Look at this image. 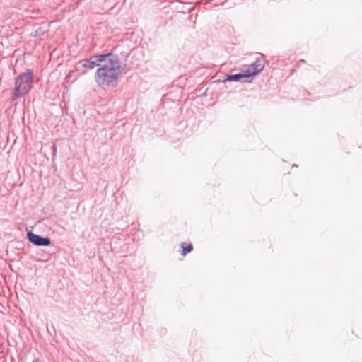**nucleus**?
I'll list each match as a JSON object with an SVG mask.
<instances>
[{"instance_id":"6","label":"nucleus","mask_w":362,"mask_h":362,"mask_svg":"<svg viewBox=\"0 0 362 362\" xmlns=\"http://www.w3.org/2000/svg\"><path fill=\"white\" fill-rule=\"evenodd\" d=\"M243 78H250L247 73L244 72L242 70V72L235 74H226L225 76L224 79H223V82L226 81H240Z\"/></svg>"},{"instance_id":"10","label":"nucleus","mask_w":362,"mask_h":362,"mask_svg":"<svg viewBox=\"0 0 362 362\" xmlns=\"http://www.w3.org/2000/svg\"><path fill=\"white\" fill-rule=\"evenodd\" d=\"M33 362H40V361L38 359H35Z\"/></svg>"},{"instance_id":"1","label":"nucleus","mask_w":362,"mask_h":362,"mask_svg":"<svg viewBox=\"0 0 362 362\" xmlns=\"http://www.w3.org/2000/svg\"><path fill=\"white\" fill-rule=\"evenodd\" d=\"M125 65L122 66L119 56L113 53L110 57L98 68L95 80L101 87L115 88L119 81V74L123 71Z\"/></svg>"},{"instance_id":"7","label":"nucleus","mask_w":362,"mask_h":362,"mask_svg":"<svg viewBox=\"0 0 362 362\" xmlns=\"http://www.w3.org/2000/svg\"><path fill=\"white\" fill-rule=\"evenodd\" d=\"M33 71L30 70H28L27 71L21 74L16 78V80H18V81L27 83H29L31 85V83L33 82Z\"/></svg>"},{"instance_id":"4","label":"nucleus","mask_w":362,"mask_h":362,"mask_svg":"<svg viewBox=\"0 0 362 362\" xmlns=\"http://www.w3.org/2000/svg\"><path fill=\"white\" fill-rule=\"evenodd\" d=\"M31 85L27 83L15 81V88L13 90L11 101L13 102L16 99L23 96L30 90Z\"/></svg>"},{"instance_id":"3","label":"nucleus","mask_w":362,"mask_h":362,"mask_svg":"<svg viewBox=\"0 0 362 362\" xmlns=\"http://www.w3.org/2000/svg\"><path fill=\"white\" fill-rule=\"evenodd\" d=\"M265 66V60L263 57H259L256 59V60L250 66H244L243 71L244 72L247 73L250 78H252L255 76L259 74Z\"/></svg>"},{"instance_id":"8","label":"nucleus","mask_w":362,"mask_h":362,"mask_svg":"<svg viewBox=\"0 0 362 362\" xmlns=\"http://www.w3.org/2000/svg\"><path fill=\"white\" fill-rule=\"evenodd\" d=\"M181 247L182 248V255L185 256L187 253H189L193 250V246L191 243L187 244L186 243H182Z\"/></svg>"},{"instance_id":"5","label":"nucleus","mask_w":362,"mask_h":362,"mask_svg":"<svg viewBox=\"0 0 362 362\" xmlns=\"http://www.w3.org/2000/svg\"><path fill=\"white\" fill-rule=\"evenodd\" d=\"M26 238L28 241L33 245L41 247V246H49L51 245V239L49 237H44L33 233L32 231H28L26 233Z\"/></svg>"},{"instance_id":"9","label":"nucleus","mask_w":362,"mask_h":362,"mask_svg":"<svg viewBox=\"0 0 362 362\" xmlns=\"http://www.w3.org/2000/svg\"><path fill=\"white\" fill-rule=\"evenodd\" d=\"M45 31L42 30L41 28H38L37 30H35L34 33H31L32 37H38L44 35Z\"/></svg>"},{"instance_id":"2","label":"nucleus","mask_w":362,"mask_h":362,"mask_svg":"<svg viewBox=\"0 0 362 362\" xmlns=\"http://www.w3.org/2000/svg\"><path fill=\"white\" fill-rule=\"evenodd\" d=\"M113 53V52H110L106 54L93 55L89 59L84 60L83 66L89 69H93L95 66L100 67L101 66L100 63H105Z\"/></svg>"}]
</instances>
